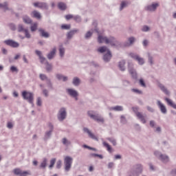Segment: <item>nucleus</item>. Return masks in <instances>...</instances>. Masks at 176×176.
Returning a JSON list of instances; mask_svg holds the SVG:
<instances>
[{
    "mask_svg": "<svg viewBox=\"0 0 176 176\" xmlns=\"http://www.w3.org/2000/svg\"><path fill=\"white\" fill-rule=\"evenodd\" d=\"M144 166L141 164H136L133 166L132 170L129 172V176H140L142 174Z\"/></svg>",
    "mask_w": 176,
    "mask_h": 176,
    "instance_id": "f257e3e1",
    "label": "nucleus"
},
{
    "mask_svg": "<svg viewBox=\"0 0 176 176\" xmlns=\"http://www.w3.org/2000/svg\"><path fill=\"white\" fill-rule=\"evenodd\" d=\"M87 115L91 119L96 120L98 123H104L105 122L104 118L95 111H88Z\"/></svg>",
    "mask_w": 176,
    "mask_h": 176,
    "instance_id": "f03ea898",
    "label": "nucleus"
},
{
    "mask_svg": "<svg viewBox=\"0 0 176 176\" xmlns=\"http://www.w3.org/2000/svg\"><path fill=\"white\" fill-rule=\"evenodd\" d=\"M106 45H111L113 47H120L122 43L113 36H109L106 40Z\"/></svg>",
    "mask_w": 176,
    "mask_h": 176,
    "instance_id": "7ed1b4c3",
    "label": "nucleus"
},
{
    "mask_svg": "<svg viewBox=\"0 0 176 176\" xmlns=\"http://www.w3.org/2000/svg\"><path fill=\"white\" fill-rule=\"evenodd\" d=\"M68 113L66 107H60L57 113V119L59 122H64L67 119Z\"/></svg>",
    "mask_w": 176,
    "mask_h": 176,
    "instance_id": "20e7f679",
    "label": "nucleus"
},
{
    "mask_svg": "<svg viewBox=\"0 0 176 176\" xmlns=\"http://www.w3.org/2000/svg\"><path fill=\"white\" fill-rule=\"evenodd\" d=\"M22 96L23 100H25L29 102V104H31L32 107H34V94L32 92H28L24 91L22 92Z\"/></svg>",
    "mask_w": 176,
    "mask_h": 176,
    "instance_id": "39448f33",
    "label": "nucleus"
},
{
    "mask_svg": "<svg viewBox=\"0 0 176 176\" xmlns=\"http://www.w3.org/2000/svg\"><path fill=\"white\" fill-rule=\"evenodd\" d=\"M132 109L138 119H139V120L142 122L143 124H145V123H146V120L145 119L146 118V114H143L142 113L139 112L138 111L140 108L138 107H133Z\"/></svg>",
    "mask_w": 176,
    "mask_h": 176,
    "instance_id": "423d86ee",
    "label": "nucleus"
},
{
    "mask_svg": "<svg viewBox=\"0 0 176 176\" xmlns=\"http://www.w3.org/2000/svg\"><path fill=\"white\" fill-rule=\"evenodd\" d=\"M129 56L131 58H133L135 61H138L139 65H144L145 64V59L144 58L140 57V55L135 54L134 52H131L129 54Z\"/></svg>",
    "mask_w": 176,
    "mask_h": 176,
    "instance_id": "0eeeda50",
    "label": "nucleus"
},
{
    "mask_svg": "<svg viewBox=\"0 0 176 176\" xmlns=\"http://www.w3.org/2000/svg\"><path fill=\"white\" fill-rule=\"evenodd\" d=\"M128 70L133 79H138V74L137 73V70L134 69V64L133 63H128Z\"/></svg>",
    "mask_w": 176,
    "mask_h": 176,
    "instance_id": "6e6552de",
    "label": "nucleus"
},
{
    "mask_svg": "<svg viewBox=\"0 0 176 176\" xmlns=\"http://www.w3.org/2000/svg\"><path fill=\"white\" fill-rule=\"evenodd\" d=\"M74 159L72 157L66 156L64 159V166H65V171L68 173L69 170H71V167H72V162Z\"/></svg>",
    "mask_w": 176,
    "mask_h": 176,
    "instance_id": "1a4fd4ad",
    "label": "nucleus"
},
{
    "mask_svg": "<svg viewBox=\"0 0 176 176\" xmlns=\"http://www.w3.org/2000/svg\"><path fill=\"white\" fill-rule=\"evenodd\" d=\"M66 93L68 94V96L72 97V98H74L76 101L79 100V98H78V97H79V92H78V91L76 89L72 88H67L66 89Z\"/></svg>",
    "mask_w": 176,
    "mask_h": 176,
    "instance_id": "9d476101",
    "label": "nucleus"
},
{
    "mask_svg": "<svg viewBox=\"0 0 176 176\" xmlns=\"http://www.w3.org/2000/svg\"><path fill=\"white\" fill-rule=\"evenodd\" d=\"M94 27H95L94 29L91 28L89 31L87 32L85 34V39H90L91 36H93V33L96 32L97 34H99L98 32V28H97V23L94 22L93 23Z\"/></svg>",
    "mask_w": 176,
    "mask_h": 176,
    "instance_id": "9b49d317",
    "label": "nucleus"
},
{
    "mask_svg": "<svg viewBox=\"0 0 176 176\" xmlns=\"http://www.w3.org/2000/svg\"><path fill=\"white\" fill-rule=\"evenodd\" d=\"M33 6H34V8L42 9V10H49V5H47V3L38 1L34 3Z\"/></svg>",
    "mask_w": 176,
    "mask_h": 176,
    "instance_id": "f8f14e48",
    "label": "nucleus"
},
{
    "mask_svg": "<svg viewBox=\"0 0 176 176\" xmlns=\"http://www.w3.org/2000/svg\"><path fill=\"white\" fill-rule=\"evenodd\" d=\"M4 43L6 44L7 46H10V47H14V49L20 46V44L17 41H14L12 39L4 41Z\"/></svg>",
    "mask_w": 176,
    "mask_h": 176,
    "instance_id": "ddd939ff",
    "label": "nucleus"
},
{
    "mask_svg": "<svg viewBox=\"0 0 176 176\" xmlns=\"http://www.w3.org/2000/svg\"><path fill=\"white\" fill-rule=\"evenodd\" d=\"M137 41V38L134 36H131L128 38L127 41L124 43V46L125 47H130V46H133L134 43H135V41Z\"/></svg>",
    "mask_w": 176,
    "mask_h": 176,
    "instance_id": "4468645a",
    "label": "nucleus"
},
{
    "mask_svg": "<svg viewBox=\"0 0 176 176\" xmlns=\"http://www.w3.org/2000/svg\"><path fill=\"white\" fill-rule=\"evenodd\" d=\"M157 105L158 108L160 109V111L164 115H166L167 113V108L160 100L157 101Z\"/></svg>",
    "mask_w": 176,
    "mask_h": 176,
    "instance_id": "2eb2a0df",
    "label": "nucleus"
},
{
    "mask_svg": "<svg viewBox=\"0 0 176 176\" xmlns=\"http://www.w3.org/2000/svg\"><path fill=\"white\" fill-rule=\"evenodd\" d=\"M78 32H79V29H74L67 32L66 34L67 39H72V38H74V35H75V34H78Z\"/></svg>",
    "mask_w": 176,
    "mask_h": 176,
    "instance_id": "dca6fc26",
    "label": "nucleus"
},
{
    "mask_svg": "<svg viewBox=\"0 0 176 176\" xmlns=\"http://www.w3.org/2000/svg\"><path fill=\"white\" fill-rule=\"evenodd\" d=\"M83 131L84 133H87L89 137H90V138H91L92 140H95V141H98V138L94 135V134L91 133V131H89V128H83Z\"/></svg>",
    "mask_w": 176,
    "mask_h": 176,
    "instance_id": "f3484780",
    "label": "nucleus"
},
{
    "mask_svg": "<svg viewBox=\"0 0 176 176\" xmlns=\"http://www.w3.org/2000/svg\"><path fill=\"white\" fill-rule=\"evenodd\" d=\"M111 58H112V52H111V51L106 52L102 57V60L104 63H109L111 61Z\"/></svg>",
    "mask_w": 176,
    "mask_h": 176,
    "instance_id": "a211bd4d",
    "label": "nucleus"
},
{
    "mask_svg": "<svg viewBox=\"0 0 176 176\" xmlns=\"http://www.w3.org/2000/svg\"><path fill=\"white\" fill-rule=\"evenodd\" d=\"M56 53H57V48L55 47L47 54V58L48 60H53L56 57Z\"/></svg>",
    "mask_w": 176,
    "mask_h": 176,
    "instance_id": "6ab92c4d",
    "label": "nucleus"
},
{
    "mask_svg": "<svg viewBox=\"0 0 176 176\" xmlns=\"http://www.w3.org/2000/svg\"><path fill=\"white\" fill-rule=\"evenodd\" d=\"M159 160L164 164H167V163H170V157L166 154H162Z\"/></svg>",
    "mask_w": 176,
    "mask_h": 176,
    "instance_id": "aec40b11",
    "label": "nucleus"
},
{
    "mask_svg": "<svg viewBox=\"0 0 176 176\" xmlns=\"http://www.w3.org/2000/svg\"><path fill=\"white\" fill-rule=\"evenodd\" d=\"M159 6V3H153L151 5H148L146 7V10H148V12H155L156 9H157V7Z\"/></svg>",
    "mask_w": 176,
    "mask_h": 176,
    "instance_id": "412c9836",
    "label": "nucleus"
},
{
    "mask_svg": "<svg viewBox=\"0 0 176 176\" xmlns=\"http://www.w3.org/2000/svg\"><path fill=\"white\" fill-rule=\"evenodd\" d=\"M159 89H160L161 91H163V93H164V94H166V96H170V91H168V89H167V87H166V86H164V85L159 82L157 85Z\"/></svg>",
    "mask_w": 176,
    "mask_h": 176,
    "instance_id": "4be33fe9",
    "label": "nucleus"
},
{
    "mask_svg": "<svg viewBox=\"0 0 176 176\" xmlns=\"http://www.w3.org/2000/svg\"><path fill=\"white\" fill-rule=\"evenodd\" d=\"M111 50L107 46L99 47L97 49L98 53H100V54H104V53H107V52H110Z\"/></svg>",
    "mask_w": 176,
    "mask_h": 176,
    "instance_id": "5701e85b",
    "label": "nucleus"
},
{
    "mask_svg": "<svg viewBox=\"0 0 176 176\" xmlns=\"http://www.w3.org/2000/svg\"><path fill=\"white\" fill-rule=\"evenodd\" d=\"M30 16L34 17V19H37V20H41L42 19V15H41V12L34 10L31 12Z\"/></svg>",
    "mask_w": 176,
    "mask_h": 176,
    "instance_id": "b1692460",
    "label": "nucleus"
},
{
    "mask_svg": "<svg viewBox=\"0 0 176 176\" xmlns=\"http://www.w3.org/2000/svg\"><path fill=\"white\" fill-rule=\"evenodd\" d=\"M60 58H64L65 57V47L63 45H60L58 48Z\"/></svg>",
    "mask_w": 176,
    "mask_h": 176,
    "instance_id": "393cba45",
    "label": "nucleus"
},
{
    "mask_svg": "<svg viewBox=\"0 0 176 176\" xmlns=\"http://www.w3.org/2000/svg\"><path fill=\"white\" fill-rule=\"evenodd\" d=\"M118 68L120 71H122V72H124L126 71V61L125 60H121L118 63Z\"/></svg>",
    "mask_w": 176,
    "mask_h": 176,
    "instance_id": "a878e982",
    "label": "nucleus"
},
{
    "mask_svg": "<svg viewBox=\"0 0 176 176\" xmlns=\"http://www.w3.org/2000/svg\"><path fill=\"white\" fill-rule=\"evenodd\" d=\"M22 20L25 24H32V19L28 15H23Z\"/></svg>",
    "mask_w": 176,
    "mask_h": 176,
    "instance_id": "bb28decb",
    "label": "nucleus"
},
{
    "mask_svg": "<svg viewBox=\"0 0 176 176\" xmlns=\"http://www.w3.org/2000/svg\"><path fill=\"white\" fill-rule=\"evenodd\" d=\"M38 32H40V36L43 38H49L50 36L49 32L45 31V30L42 28L38 29Z\"/></svg>",
    "mask_w": 176,
    "mask_h": 176,
    "instance_id": "cd10ccee",
    "label": "nucleus"
},
{
    "mask_svg": "<svg viewBox=\"0 0 176 176\" xmlns=\"http://www.w3.org/2000/svg\"><path fill=\"white\" fill-rule=\"evenodd\" d=\"M108 36H102L101 34H98V43H107V39Z\"/></svg>",
    "mask_w": 176,
    "mask_h": 176,
    "instance_id": "c85d7f7f",
    "label": "nucleus"
},
{
    "mask_svg": "<svg viewBox=\"0 0 176 176\" xmlns=\"http://www.w3.org/2000/svg\"><path fill=\"white\" fill-rule=\"evenodd\" d=\"M9 3L8 1H5L2 3H0V8H2L4 10V12H6V10H12L11 8L9 7Z\"/></svg>",
    "mask_w": 176,
    "mask_h": 176,
    "instance_id": "c756f323",
    "label": "nucleus"
},
{
    "mask_svg": "<svg viewBox=\"0 0 176 176\" xmlns=\"http://www.w3.org/2000/svg\"><path fill=\"white\" fill-rule=\"evenodd\" d=\"M165 101L167 102L168 105L172 107V108H174V109H176V104L174 103L171 99L166 98H165Z\"/></svg>",
    "mask_w": 176,
    "mask_h": 176,
    "instance_id": "7c9ffc66",
    "label": "nucleus"
},
{
    "mask_svg": "<svg viewBox=\"0 0 176 176\" xmlns=\"http://www.w3.org/2000/svg\"><path fill=\"white\" fill-rule=\"evenodd\" d=\"M110 111H115L116 112H120L123 111V107L122 106H115L113 107L109 108Z\"/></svg>",
    "mask_w": 176,
    "mask_h": 176,
    "instance_id": "2f4dec72",
    "label": "nucleus"
},
{
    "mask_svg": "<svg viewBox=\"0 0 176 176\" xmlns=\"http://www.w3.org/2000/svg\"><path fill=\"white\" fill-rule=\"evenodd\" d=\"M72 84L74 86H79L80 85V78L78 77H74L72 80Z\"/></svg>",
    "mask_w": 176,
    "mask_h": 176,
    "instance_id": "473e14b6",
    "label": "nucleus"
},
{
    "mask_svg": "<svg viewBox=\"0 0 176 176\" xmlns=\"http://www.w3.org/2000/svg\"><path fill=\"white\" fill-rule=\"evenodd\" d=\"M46 166H47V158H43V161L40 164V168H46Z\"/></svg>",
    "mask_w": 176,
    "mask_h": 176,
    "instance_id": "72a5a7b5",
    "label": "nucleus"
},
{
    "mask_svg": "<svg viewBox=\"0 0 176 176\" xmlns=\"http://www.w3.org/2000/svg\"><path fill=\"white\" fill-rule=\"evenodd\" d=\"M52 133H53V131H47L44 135V141H47V140H49L50 138V137H52Z\"/></svg>",
    "mask_w": 176,
    "mask_h": 176,
    "instance_id": "f704fd0d",
    "label": "nucleus"
},
{
    "mask_svg": "<svg viewBox=\"0 0 176 176\" xmlns=\"http://www.w3.org/2000/svg\"><path fill=\"white\" fill-rule=\"evenodd\" d=\"M106 140L109 141V142H111L113 146H116V145H118V142L115 138H107Z\"/></svg>",
    "mask_w": 176,
    "mask_h": 176,
    "instance_id": "c9c22d12",
    "label": "nucleus"
},
{
    "mask_svg": "<svg viewBox=\"0 0 176 176\" xmlns=\"http://www.w3.org/2000/svg\"><path fill=\"white\" fill-rule=\"evenodd\" d=\"M16 30L18 32H24L27 29L24 28V25L19 23L17 25Z\"/></svg>",
    "mask_w": 176,
    "mask_h": 176,
    "instance_id": "e433bc0d",
    "label": "nucleus"
},
{
    "mask_svg": "<svg viewBox=\"0 0 176 176\" xmlns=\"http://www.w3.org/2000/svg\"><path fill=\"white\" fill-rule=\"evenodd\" d=\"M58 8L60 10H65L67 9V4L63 2H60L58 3Z\"/></svg>",
    "mask_w": 176,
    "mask_h": 176,
    "instance_id": "4c0bfd02",
    "label": "nucleus"
},
{
    "mask_svg": "<svg viewBox=\"0 0 176 176\" xmlns=\"http://www.w3.org/2000/svg\"><path fill=\"white\" fill-rule=\"evenodd\" d=\"M62 143L65 146H69V145L72 144V142L68 139H67V138H63L62 139Z\"/></svg>",
    "mask_w": 176,
    "mask_h": 176,
    "instance_id": "58836bf2",
    "label": "nucleus"
},
{
    "mask_svg": "<svg viewBox=\"0 0 176 176\" xmlns=\"http://www.w3.org/2000/svg\"><path fill=\"white\" fill-rule=\"evenodd\" d=\"M45 65H46V71L47 72H52V69H53V65H52V64L49 63L48 61H45Z\"/></svg>",
    "mask_w": 176,
    "mask_h": 176,
    "instance_id": "ea45409f",
    "label": "nucleus"
},
{
    "mask_svg": "<svg viewBox=\"0 0 176 176\" xmlns=\"http://www.w3.org/2000/svg\"><path fill=\"white\" fill-rule=\"evenodd\" d=\"M103 146H105L107 148L108 152H112V147H111V145L107 143L105 141L102 142Z\"/></svg>",
    "mask_w": 176,
    "mask_h": 176,
    "instance_id": "a19ab883",
    "label": "nucleus"
},
{
    "mask_svg": "<svg viewBox=\"0 0 176 176\" xmlns=\"http://www.w3.org/2000/svg\"><path fill=\"white\" fill-rule=\"evenodd\" d=\"M147 56H148V61L150 65H153V56L151 54V53L148 52L147 53Z\"/></svg>",
    "mask_w": 176,
    "mask_h": 176,
    "instance_id": "79ce46f5",
    "label": "nucleus"
},
{
    "mask_svg": "<svg viewBox=\"0 0 176 176\" xmlns=\"http://www.w3.org/2000/svg\"><path fill=\"white\" fill-rule=\"evenodd\" d=\"M127 6H129V3L127 1H122L120 7V10H123L124 8H127Z\"/></svg>",
    "mask_w": 176,
    "mask_h": 176,
    "instance_id": "37998d69",
    "label": "nucleus"
},
{
    "mask_svg": "<svg viewBox=\"0 0 176 176\" xmlns=\"http://www.w3.org/2000/svg\"><path fill=\"white\" fill-rule=\"evenodd\" d=\"M30 30L32 32H35L38 30V23H34L30 26Z\"/></svg>",
    "mask_w": 176,
    "mask_h": 176,
    "instance_id": "c03bdc74",
    "label": "nucleus"
},
{
    "mask_svg": "<svg viewBox=\"0 0 176 176\" xmlns=\"http://www.w3.org/2000/svg\"><path fill=\"white\" fill-rule=\"evenodd\" d=\"M153 155L154 156H155V157H157V159H158V160L160 159V157H162V155H163V153H162V152L159 151H155L153 152Z\"/></svg>",
    "mask_w": 176,
    "mask_h": 176,
    "instance_id": "a18cd8bd",
    "label": "nucleus"
},
{
    "mask_svg": "<svg viewBox=\"0 0 176 176\" xmlns=\"http://www.w3.org/2000/svg\"><path fill=\"white\" fill-rule=\"evenodd\" d=\"M8 27L11 31H16V30H17V26H16L14 23H10Z\"/></svg>",
    "mask_w": 176,
    "mask_h": 176,
    "instance_id": "49530a36",
    "label": "nucleus"
},
{
    "mask_svg": "<svg viewBox=\"0 0 176 176\" xmlns=\"http://www.w3.org/2000/svg\"><path fill=\"white\" fill-rule=\"evenodd\" d=\"M56 158H52L51 160H50V164L49 166V168L52 169L53 168V167H54V164H56Z\"/></svg>",
    "mask_w": 176,
    "mask_h": 176,
    "instance_id": "de8ad7c7",
    "label": "nucleus"
},
{
    "mask_svg": "<svg viewBox=\"0 0 176 176\" xmlns=\"http://www.w3.org/2000/svg\"><path fill=\"white\" fill-rule=\"evenodd\" d=\"M60 28L61 30H71V25L63 24L60 26Z\"/></svg>",
    "mask_w": 176,
    "mask_h": 176,
    "instance_id": "09e8293b",
    "label": "nucleus"
},
{
    "mask_svg": "<svg viewBox=\"0 0 176 176\" xmlns=\"http://www.w3.org/2000/svg\"><path fill=\"white\" fill-rule=\"evenodd\" d=\"M46 83L49 89H53V83H52V80H50V78L47 79V80L46 81Z\"/></svg>",
    "mask_w": 176,
    "mask_h": 176,
    "instance_id": "8fccbe9b",
    "label": "nucleus"
},
{
    "mask_svg": "<svg viewBox=\"0 0 176 176\" xmlns=\"http://www.w3.org/2000/svg\"><path fill=\"white\" fill-rule=\"evenodd\" d=\"M120 123H122V124H126V123H127V120H126L124 116H120Z\"/></svg>",
    "mask_w": 176,
    "mask_h": 176,
    "instance_id": "3c124183",
    "label": "nucleus"
},
{
    "mask_svg": "<svg viewBox=\"0 0 176 176\" xmlns=\"http://www.w3.org/2000/svg\"><path fill=\"white\" fill-rule=\"evenodd\" d=\"M139 85H140L142 87H146V84H145V81L143 80V78H140L139 80Z\"/></svg>",
    "mask_w": 176,
    "mask_h": 176,
    "instance_id": "603ef678",
    "label": "nucleus"
},
{
    "mask_svg": "<svg viewBox=\"0 0 176 176\" xmlns=\"http://www.w3.org/2000/svg\"><path fill=\"white\" fill-rule=\"evenodd\" d=\"M150 30L151 28L148 25H144L142 28V32H148Z\"/></svg>",
    "mask_w": 176,
    "mask_h": 176,
    "instance_id": "864d4df0",
    "label": "nucleus"
},
{
    "mask_svg": "<svg viewBox=\"0 0 176 176\" xmlns=\"http://www.w3.org/2000/svg\"><path fill=\"white\" fill-rule=\"evenodd\" d=\"M39 78L42 80H46V82H47V79H50L49 78H47V76L45 74H41L39 75Z\"/></svg>",
    "mask_w": 176,
    "mask_h": 176,
    "instance_id": "5fc2aeb1",
    "label": "nucleus"
},
{
    "mask_svg": "<svg viewBox=\"0 0 176 176\" xmlns=\"http://www.w3.org/2000/svg\"><path fill=\"white\" fill-rule=\"evenodd\" d=\"M23 32L25 33V38H27L28 39H30V38H31V34H30L28 29H26Z\"/></svg>",
    "mask_w": 176,
    "mask_h": 176,
    "instance_id": "6e6d98bb",
    "label": "nucleus"
},
{
    "mask_svg": "<svg viewBox=\"0 0 176 176\" xmlns=\"http://www.w3.org/2000/svg\"><path fill=\"white\" fill-rule=\"evenodd\" d=\"M22 170L20 168L14 169V173L15 175H21Z\"/></svg>",
    "mask_w": 176,
    "mask_h": 176,
    "instance_id": "4d7b16f0",
    "label": "nucleus"
},
{
    "mask_svg": "<svg viewBox=\"0 0 176 176\" xmlns=\"http://www.w3.org/2000/svg\"><path fill=\"white\" fill-rule=\"evenodd\" d=\"M74 20H75L76 23H80V21H82V18H80V16L76 15L74 16Z\"/></svg>",
    "mask_w": 176,
    "mask_h": 176,
    "instance_id": "13d9d810",
    "label": "nucleus"
},
{
    "mask_svg": "<svg viewBox=\"0 0 176 176\" xmlns=\"http://www.w3.org/2000/svg\"><path fill=\"white\" fill-rule=\"evenodd\" d=\"M131 91L135 93V94H142V91L137 89H132Z\"/></svg>",
    "mask_w": 176,
    "mask_h": 176,
    "instance_id": "bf43d9fd",
    "label": "nucleus"
},
{
    "mask_svg": "<svg viewBox=\"0 0 176 176\" xmlns=\"http://www.w3.org/2000/svg\"><path fill=\"white\" fill-rule=\"evenodd\" d=\"M10 70L11 72H19V69H17L16 66H11Z\"/></svg>",
    "mask_w": 176,
    "mask_h": 176,
    "instance_id": "052dcab7",
    "label": "nucleus"
},
{
    "mask_svg": "<svg viewBox=\"0 0 176 176\" xmlns=\"http://www.w3.org/2000/svg\"><path fill=\"white\" fill-rule=\"evenodd\" d=\"M36 105L38 107H42V98L41 97L37 98Z\"/></svg>",
    "mask_w": 176,
    "mask_h": 176,
    "instance_id": "680f3d73",
    "label": "nucleus"
},
{
    "mask_svg": "<svg viewBox=\"0 0 176 176\" xmlns=\"http://www.w3.org/2000/svg\"><path fill=\"white\" fill-rule=\"evenodd\" d=\"M27 175H31V173L30 171H23L21 172L20 176H27Z\"/></svg>",
    "mask_w": 176,
    "mask_h": 176,
    "instance_id": "e2e57ef3",
    "label": "nucleus"
},
{
    "mask_svg": "<svg viewBox=\"0 0 176 176\" xmlns=\"http://www.w3.org/2000/svg\"><path fill=\"white\" fill-rule=\"evenodd\" d=\"M154 131L155 133H157V134H160V133H162V127L160 126H157L155 128H154Z\"/></svg>",
    "mask_w": 176,
    "mask_h": 176,
    "instance_id": "0e129e2a",
    "label": "nucleus"
},
{
    "mask_svg": "<svg viewBox=\"0 0 176 176\" xmlns=\"http://www.w3.org/2000/svg\"><path fill=\"white\" fill-rule=\"evenodd\" d=\"M40 59V62L41 63V64H45L46 63V58H45L44 56H41L39 58Z\"/></svg>",
    "mask_w": 176,
    "mask_h": 176,
    "instance_id": "69168bd1",
    "label": "nucleus"
},
{
    "mask_svg": "<svg viewBox=\"0 0 176 176\" xmlns=\"http://www.w3.org/2000/svg\"><path fill=\"white\" fill-rule=\"evenodd\" d=\"M150 126L152 127V129H155V126H156V122H155V120H151Z\"/></svg>",
    "mask_w": 176,
    "mask_h": 176,
    "instance_id": "338daca9",
    "label": "nucleus"
},
{
    "mask_svg": "<svg viewBox=\"0 0 176 176\" xmlns=\"http://www.w3.org/2000/svg\"><path fill=\"white\" fill-rule=\"evenodd\" d=\"M63 74H57L56 75V79H58V80H63Z\"/></svg>",
    "mask_w": 176,
    "mask_h": 176,
    "instance_id": "774afa93",
    "label": "nucleus"
}]
</instances>
